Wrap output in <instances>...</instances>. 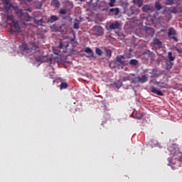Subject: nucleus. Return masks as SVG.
Instances as JSON below:
<instances>
[{"mask_svg":"<svg viewBox=\"0 0 182 182\" xmlns=\"http://www.w3.org/2000/svg\"><path fill=\"white\" fill-rule=\"evenodd\" d=\"M168 151L171 153V158H168V165H176L182 161V153L178 150L177 145L171 144L168 147Z\"/></svg>","mask_w":182,"mask_h":182,"instance_id":"1","label":"nucleus"},{"mask_svg":"<svg viewBox=\"0 0 182 182\" xmlns=\"http://www.w3.org/2000/svg\"><path fill=\"white\" fill-rule=\"evenodd\" d=\"M6 28L10 29V33H20L21 32L20 24H18V21L14 18L13 15L6 16Z\"/></svg>","mask_w":182,"mask_h":182,"instance_id":"2","label":"nucleus"},{"mask_svg":"<svg viewBox=\"0 0 182 182\" xmlns=\"http://www.w3.org/2000/svg\"><path fill=\"white\" fill-rule=\"evenodd\" d=\"M16 14H17V16L19 17V18H21V20L25 22H31V19H33L32 17L29 16L28 13H26L22 9L17 10V11L16 12Z\"/></svg>","mask_w":182,"mask_h":182,"instance_id":"3","label":"nucleus"},{"mask_svg":"<svg viewBox=\"0 0 182 182\" xmlns=\"http://www.w3.org/2000/svg\"><path fill=\"white\" fill-rule=\"evenodd\" d=\"M128 80L131 81V83H136L138 82V83H146V81H148V77L146 75H142L141 77H137L134 78H130V75L128 76Z\"/></svg>","mask_w":182,"mask_h":182,"instance_id":"4","label":"nucleus"},{"mask_svg":"<svg viewBox=\"0 0 182 182\" xmlns=\"http://www.w3.org/2000/svg\"><path fill=\"white\" fill-rule=\"evenodd\" d=\"M176 28L173 27L169 28L168 29V38H169V39H173L175 42H178V40L176 37Z\"/></svg>","mask_w":182,"mask_h":182,"instance_id":"5","label":"nucleus"},{"mask_svg":"<svg viewBox=\"0 0 182 182\" xmlns=\"http://www.w3.org/2000/svg\"><path fill=\"white\" fill-rule=\"evenodd\" d=\"M93 32H95V36H103L104 35V29L100 26H95L92 28Z\"/></svg>","mask_w":182,"mask_h":182,"instance_id":"6","label":"nucleus"},{"mask_svg":"<svg viewBox=\"0 0 182 182\" xmlns=\"http://www.w3.org/2000/svg\"><path fill=\"white\" fill-rule=\"evenodd\" d=\"M1 1L3 2V9H4L5 13H9L10 9L13 7V5L8 0H1Z\"/></svg>","mask_w":182,"mask_h":182,"instance_id":"7","label":"nucleus"},{"mask_svg":"<svg viewBox=\"0 0 182 182\" xmlns=\"http://www.w3.org/2000/svg\"><path fill=\"white\" fill-rule=\"evenodd\" d=\"M69 46V43L67 41H60L59 43V48L63 49V53H67V48Z\"/></svg>","mask_w":182,"mask_h":182,"instance_id":"8","label":"nucleus"},{"mask_svg":"<svg viewBox=\"0 0 182 182\" xmlns=\"http://www.w3.org/2000/svg\"><path fill=\"white\" fill-rule=\"evenodd\" d=\"M124 59L125 58L123 55H117L116 63H119L120 65H122V66L127 65V63H125Z\"/></svg>","mask_w":182,"mask_h":182,"instance_id":"9","label":"nucleus"},{"mask_svg":"<svg viewBox=\"0 0 182 182\" xmlns=\"http://www.w3.org/2000/svg\"><path fill=\"white\" fill-rule=\"evenodd\" d=\"M121 26V24L118 21H116L114 23H112L109 24V30H116V29H119V27Z\"/></svg>","mask_w":182,"mask_h":182,"instance_id":"10","label":"nucleus"},{"mask_svg":"<svg viewBox=\"0 0 182 182\" xmlns=\"http://www.w3.org/2000/svg\"><path fill=\"white\" fill-rule=\"evenodd\" d=\"M58 20H59V17L56 16L55 15H52V16H50V17H49L47 22L48 23H54V22H55L56 21H58Z\"/></svg>","mask_w":182,"mask_h":182,"instance_id":"11","label":"nucleus"},{"mask_svg":"<svg viewBox=\"0 0 182 182\" xmlns=\"http://www.w3.org/2000/svg\"><path fill=\"white\" fill-rule=\"evenodd\" d=\"M151 92H153V94L157 95V96H164V92L157 90L154 87H151Z\"/></svg>","mask_w":182,"mask_h":182,"instance_id":"12","label":"nucleus"},{"mask_svg":"<svg viewBox=\"0 0 182 182\" xmlns=\"http://www.w3.org/2000/svg\"><path fill=\"white\" fill-rule=\"evenodd\" d=\"M109 14L112 16H117L119 14V9L114 8V9H109Z\"/></svg>","mask_w":182,"mask_h":182,"instance_id":"13","label":"nucleus"},{"mask_svg":"<svg viewBox=\"0 0 182 182\" xmlns=\"http://www.w3.org/2000/svg\"><path fill=\"white\" fill-rule=\"evenodd\" d=\"M50 4L51 6H54V8H60V4L59 0H51Z\"/></svg>","mask_w":182,"mask_h":182,"instance_id":"14","label":"nucleus"},{"mask_svg":"<svg viewBox=\"0 0 182 182\" xmlns=\"http://www.w3.org/2000/svg\"><path fill=\"white\" fill-rule=\"evenodd\" d=\"M154 45L159 46V48H162V42L159 38L154 39Z\"/></svg>","mask_w":182,"mask_h":182,"instance_id":"15","label":"nucleus"},{"mask_svg":"<svg viewBox=\"0 0 182 182\" xmlns=\"http://www.w3.org/2000/svg\"><path fill=\"white\" fill-rule=\"evenodd\" d=\"M134 4L138 6V8H141L143 6V0H133Z\"/></svg>","mask_w":182,"mask_h":182,"instance_id":"16","label":"nucleus"},{"mask_svg":"<svg viewBox=\"0 0 182 182\" xmlns=\"http://www.w3.org/2000/svg\"><path fill=\"white\" fill-rule=\"evenodd\" d=\"M129 64L132 66L136 67L139 65V60L132 59L129 61Z\"/></svg>","mask_w":182,"mask_h":182,"instance_id":"17","label":"nucleus"},{"mask_svg":"<svg viewBox=\"0 0 182 182\" xmlns=\"http://www.w3.org/2000/svg\"><path fill=\"white\" fill-rule=\"evenodd\" d=\"M36 62H40V63H45L46 62V56H38L35 58Z\"/></svg>","mask_w":182,"mask_h":182,"instance_id":"18","label":"nucleus"},{"mask_svg":"<svg viewBox=\"0 0 182 182\" xmlns=\"http://www.w3.org/2000/svg\"><path fill=\"white\" fill-rule=\"evenodd\" d=\"M84 51L86 53H90V55L87 56L88 58L93 57V51H92L91 48H86Z\"/></svg>","mask_w":182,"mask_h":182,"instance_id":"19","label":"nucleus"},{"mask_svg":"<svg viewBox=\"0 0 182 182\" xmlns=\"http://www.w3.org/2000/svg\"><path fill=\"white\" fill-rule=\"evenodd\" d=\"M80 25V21L77 19H75L74 21V24H73V28L78 30L79 29V26Z\"/></svg>","mask_w":182,"mask_h":182,"instance_id":"20","label":"nucleus"},{"mask_svg":"<svg viewBox=\"0 0 182 182\" xmlns=\"http://www.w3.org/2000/svg\"><path fill=\"white\" fill-rule=\"evenodd\" d=\"M150 6L148 5H144L142 6V11L143 12L148 13L151 11Z\"/></svg>","mask_w":182,"mask_h":182,"instance_id":"21","label":"nucleus"},{"mask_svg":"<svg viewBox=\"0 0 182 182\" xmlns=\"http://www.w3.org/2000/svg\"><path fill=\"white\" fill-rule=\"evenodd\" d=\"M68 87V85L67 82H61L60 85V90H66V88Z\"/></svg>","mask_w":182,"mask_h":182,"instance_id":"22","label":"nucleus"},{"mask_svg":"<svg viewBox=\"0 0 182 182\" xmlns=\"http://www.w3.org/2000/svg\"><path fill=\"white\" fill-rule=\"evenodd\" d=\"M168 59H169V62H173L174 60H176V57L172 55V53L171 52L168 53Z\"/></svg>","mask_w":182,"mask_h":182,"instance_id":"23","label":"nucleus"},{"mask_svg":"<svg viewBox=\"0 0 182 182\" xmlns=\"http://www.w3.org/2000/svg\"><path fill=\"white\" fill-rule=\"evenodd\" d=\"M155 9L157 11L162 9V6H161L160 3L158 1L155 2Z\"/></svg>","mask_w":182,"mask_h":182,"instance_id":"24","label":"nucleus"},{"mask_svg":"<svg viewBox=\"0 0 182 182\" xmlns=\"http://www.w3.org/2000/svg\"><path fill=\"white\" fill-rule=\"evenodd\" d=\"M122 82H121V81H116V82H114V87H115L116 88L119 89V88L122 87Z\"/></svg>","mask_w":182,"mask_h":182,"instance_id":"25","label":"nucleus"},{"mask_svg":"<svg viewBox=\"0 0 182 182\" xmlns=\"http://www.w3.org/2000/svg\"><path fill=\"white\" fill-rule=\"evenodd\" d=\"M95 53L97 55H98L99 56H101L102 54V50H100V48H95Z\"/></svg>","mask_w":182,"mask_h":182,"instance_id":"26","label":"nucleus"},{"mask_svg":"<svg viewBox=\"0 0 182 182\" xmlns=\"http://www.w3.org/2000/svg\"><path fill=\"white\" fill-rule=\"evenodd\" d=\"M114 4H116V0H109V7H114Z\"/></svg>","mask_w":182,"mask_h":182,"instance_id":"27","label":"nucleus"},{"mask_svg":"<svg viewBox=\"0 0 182 182\" xmlns=\"http://www.w3.org/2000/svg\"><path fill=\"white\" fill-rule=\"evenodd\" d=\"M174 3V0H166V5L171 6Z\"/></svg>","mask_w":182,"mask_h":182,"instance_id":"28","label":"nucleus"},{"mask_svg":"<svg viewBox=\"0 0 182 182\" xmlns=\"http://www.w3.org/2000/svg\"><path fill=\"white\" fill-rule=\"evenodd\" d=\"M105 53L107 57H111L112 51L109 49H105Z\"/></svg>","mask_w":182,"mask_h":182,"instance_id":"29","label":"nucleus"},{"mask_svg":"<svg viewBox=\"0 0 182 182\" xmlns=\"http://www.w3.org/2000/svg\"><path fill=\"white\" fill-rule=\"evenodd\" d=\"M169 11H171V14H176L178 13V9L176 7H173V9H171Z\"/></svg>","mask_w":182,"mask_h":182,"instance_id":"30","label":"nucleus"},{"mask_svg":"<svg viewBox=\"0 0 182 182\" xmlns=\"http://www.w3.org/2000/svg\"><path fill=\"white\" fill-rule=\"evenodd\" d=\"M59 14H66L67 10L65 9H60Z\"/></svg>","mask_w":182,"mask_h":182,"instance_id":"31","label":"nucleus"},{"mask_svg":"<svg viewBox=\"0 0 182 182\" xmlns=\"http://www.w3.org/2000/svg\"><path fill=\"white\" fill-rule=\"evenodd\" d=\"M173 63L171 61H168L167 62V68L171 69V66H173Z\"/></svg>","mask_w":182,"mask_h":182,"instance_id":"32","label":"nucleus"},{"mask_svg":"<svg viewBox=\"0 0 182 182\" xmlns=\"http://www.w3.org/2000/svg\"><path fill=\"white\" fill-rule=\"evenodd\" d=\"M156 85H157V86H159V87H160V89H164V88H166V86L161 85V83H160V82H156Z\"/></svg>","mask_w":182,"mask_h":182,"instance_id":"33","label":"nucleus"},{"mask_svg":"<svg viewBox=\"0 0 182 182\" xmlns=\"http://www.w3.org/2000/svg\"><path fill=\"white\" fill-rule=\"evenodd\" d=\"M22 48H23V49H24V50H28V46H27V44H23L22 45Z\"/></svg>","mask_w":182,"mask_h":182,"instance_id":"34","label":"nucleus"},{"mask_svg":"<svg viewBox=\"0 0 182 182\" xmlns=\"http://www.w3.org/2000/svg\"><path fill=\"white\" fill-rule=\"evenodd\" d=\"M70 43L72 44V45L75 44V41H74V38H72V39L70 40Z\"/></svg>","mask_w":182,"mask_h":182,"instance_id":"35","label":"nucleus"},{"mask_svg":"<svg viewBox=\"0 0 182 182\" xmlns=\"http://www.w3.org/2000/svg\"><path fill=\"white\" fill-rule=\"evenodd\" d=\"M175 50H176V52H178V53H182V49L181 48H176V49H175Z\"/></svg>","mask_w":182,"mask_h":182,"instance_id":"36","label":"nucleus"},{"mask_svg":"<svg viewBox=\"0 0 182 182\" xmlns=\"http://www.w3.org/2000/svg\"><path fill=\"white\" fill-rule=\"evenodd\" d=\"M67 18H70V20L72 21V18H70V16L63 17V19H67Z\"/></svg>","mask_w":182,"mask_h":182,"instance_id":"37","label":"nucleus"},{"mask_svg":"<svg viewBox=\"0 0 182 182\" xmlns=\"http://www.w3.org/2000/svg\"><path fill=\"white\" fill-rule=\"evenodd\" d=\"M113 64H114V63H109V68H111Z\"/></svg>","mask_w":182,"mask_h":182,"instance_id":"38","label":"nucleus"},{"mask_svg":"<svg viewBox=\"0 0 182 182\" xmlns=\"http://www.w3.org/2000/svg\"><path fill=\"white\" fill-rule=\"evenodd\" d=\"M131 75H132V77H135V75H134V74H131Z\"/></svg>","mask_w":182,"mask_h":182,"instance_id":"39","label":"nucleus"},{"mask_svg":"<svg viewBox=\"0 0 182 182\" xmlns=\"http://www.w3.org/2000/svg\"><path fill=\"white\" fill-rule=\"evenodd\" d=\"M128 59H129L130 58H132L131 56H127Z\"/></svg>","mask_w":182,"mask_h":182,"instance_id":"40","label":"nucleus"},{"mask_svg":"<svg viewBox=\"0 0 182 182\" xmlns=\"http://www.w3.org/2000/svg\"><path fill=\"white\" fill-rule=\"evenodd\" d=\"M53 83H55V80L53 81Z\"/></svg>","mask_w":182,"mask_h":182,"instance_id":"41","label":"nucleus"},{"mask_svg":"<svg viewBox=\"0 0 182 182\" xmlns=\"http://www.w3.org/2000/svg\"><path fill=\"white\" fill-rule=\"evenodd\" d=\"M42 19L40 20V22H41ZM40 22H38V23H40Z\"/></svg>","mask_w":182,"mask_h":182,"instance_id":"42","label":"nucleus"},{"mask_svg":"<svg viewBox=\"0 0 182 182\" xmlns=\"http://www.w3.org/2000/svg\"><path fill=\"white\" fill-rule=\"evenodd\" d=\"M138 119H141V117H138Z\"/></svg>","mask_w":182,"mask_h":182,"instance_id":"43","label":"nucleus"},{"mask_svg":"<svg viewBox=\"0 0 182 182\" xmlns=\"http://www.w3.org/2000/svg\"><path fill=\"white\" fill-rule=\"evenodd\" d=\"M112 68H114V66H113Z\"/></svg>","mask_w":182,"mask_h":182,"instance_id":"44","label":"nucleus"}]
</instances>
